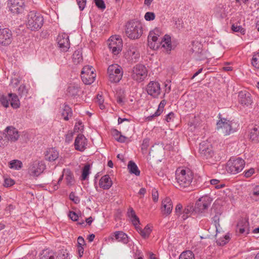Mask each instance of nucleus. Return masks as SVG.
Returning a JSON list of instances; mask_svg holds the SVG:
<instances>
[{"label": "nucleus", "instance_id": "5701e85b", "mask_svg": "<svg viewBox=\"0 0 259 259\" xmlns=\"http://www.w3.org/2000/svg\"><path fill=\"white\" fill-rule=\"evenodd\" d=\"M112 185V182L109 175H105L101 177L99 181V186L104 189H109Z\"/></svg>", "mask_w": 259, "mask_h": 259}, {"label": "nucleus", "instance_id": "412c9836", "mask_svg": "<svg viewBox=\"0 0 259 259\" xmlns=\"http://www.w3.org/2000/svg\"><path fill=\"white\" fill-rule=\"evenodd\" d=\"M172 203L170 198L166 197L162 200L161 207L162 214L166 215L170 214L172 210Z\"/></svg>", "mask_w": 259, "mask_h": 259}, {"label": "nucleus", "instance_id": "9d476101", "mask_svg": "<svg viewBox=\"0 0 259 259\" xmlns=\"http://www.w3.org/2000/svg\"><path fill=\"white\" fill-rule=\"evenodd\" d=\"M92 66L87 65L82 68V81L85 84H91L95 80L96 74Z\"/></svg>", "mask_w": 259, "mask_h": 259}, {"label": "nucleus", "instance_id": "aec40b11", "mask_svg": "<svg viewBox=\"0 0 259 259\" xmlns=\"http://www.w3.org/2000/svg\"><path fill=\"white\" fill-rule=\"evenodd\" d=\"M7 132L6 137L9 141L11 142H16L19 138L20 135L18 131L13 126H10L7 127L5 130Z\"/></svg>", "mask_w": 259, "mask_h": 259}, {"label": "nucleus", "instance_id": "c756f323", "mask_svg": "<svg viewBox=\"0 0 259 259\" xmlns=\"http://www.w3.org/2000/svg\"><path fill=\"white\" fill-rule=\"evenodd\" d=\"M61 115L64 120H68L72 115L71 108L67 105H63L61 108Z\"/></svg>", "mask_w": 259, "mask_h": 259}, {"label": "nucleus", "instance_id": "423d86ee", "mask_svg": "<svg viewBox=\"0 0 259 259\" xmlns=\"http://www.w3.org/2000/svg\"><path fill=\"white\" fill-rule=\"evenodd\" d=\"M148 74V70L145 65L138 64L132 69L131 77L135 81L141 82L145 80Z\"/></svg>", "mask_w": 259, "mask_h": 259}, {"label": "nucleus", "instance_id": "680f3d73", "mask_svg": "<svg viewBox=\"0 0 259 259\" xmlns=\"http://www.w3.org/2000/svg\"><path fill=\"white\" fill-rule=\"evenodd\" d=\"M69 198L70 200L76 204L78 203L80 201L79 198L78 196H76L73 192L70 194Z\"/></svg>", "mask_w": 259, "mask_h": 259}, {"label": "nucleus", "instance_id": "de8ad7c7", "mask_svg": "<svg viewBox=\"0 0 259 259\" xmlns=\"http://www.w3.org/2000/svg\"><path fill=\"white\" fill-rule=\"evenodd\" d=\"M0 103L5 108L9 107L10 98L9 97V94L8 96L2 95L0 96Z\"/></svg>", "mask_w": 259, "mask_h": 259}, {"label": "nucleus", "instance_id": "49530a36", "mask_svg": "<svg viewBox=\"0 0 259 259\" xmlns=\"http://www.w3.org/2000/svg\"><path fill=\"white\" fill-rule=\"evenodd\" d=\"M230 239L229 234L225 235L223 238L221 237L217 240V243L220 246H223L228 243Z\"/></svg>", "mask_w": 259, "mask_h": 259}, {"label": "nucleus", "instance_id": "393cba45", "mask_svg": "<svg viewBox=\"0 0 259 259\" xmlns=\"http://www.w3.org/2000/svg\"><path fill=\"white\" fill-rule=\"evenodd\" d=\"M237 229L241 234H248L249 232V223L246 220H241L237 224Z\"/></svg>", "mask_w": 259, "mask_h": 259}, {"label": "nucleus", "instance_id": "bf43d9fd", "mask_svg": "<svg viewBox=\"0 0 259 259\" xmlns=\"http://www.w3.org/2000/svg\"><path fill=\"white\" fill-rule=\"evenodd\" d=\"M15 184L14 181L10 178L5 179L4 185L5 187H9L13 186Z\"/></svg>", "mask_w": 259, "mask_h": 259}, {"label": "nucleus", "instance_id": "a19ab883", "mask_svg": "<svg viewBox=\"0 0 259 259\" xmlns=\"http://www.w3.org/2000/svg\"><path fill=\"white\" fill-rule=\"evenodd\" d=\"M251 63L254 68L259 69V51L253 53Z\"/></svg>", "mask_w": 259, "mask_h": 259}, {"label": "nucleus", "instance_id": "37998d69", "mask_svg": "<svg viewBox=\"0 0 259 259\" xmlns=\"http://www.w3.org/2000/svg\"><path fill=\"white\" fill-rule=\"evenodd\" d=\"M22 166V163L19 160H13L9 162V167L12 169L18 170Z\"/></svg>", "mask_w": 259, "mask_h": 259}, {"label": "nucleus", "instance_id": "7ed1b4c3", "mask_svg": "<svg viewBox=\"0 0 259 259\" xmlns=\"http://www.w3.org/2000/svg\"><path fill=\"white\" fill-rule=\"evenodd\" d=\"M143 31L142 25L138 21H130L125 25V32L126 35L130 39H138L142 36Z\"/></svg>", "mask_w": 259, "mask_h": 259}, {"label": "nucleus", "instance_id": "39448f33", "mask_svg": "<svg viewBox=\"0 0 259 259\" xmlns=\"http://www.w3.org/2000/svg\"><path fill=\"white\" fill-rule=\"evenodd\" d=\"M245 164V161L240 157L231 158L228 161L226 169L230 174H236L243 169Z\"/></svg>", "mask_w": 259, "mask_h": 259}, {"label": "nucleus", "instance_id": "c9c22d12", "mask_svg": "<svg viewBox=\"0 0 259 259\" xmlns=\"http://www.w3.org/2000/svg\"><path fill=\"white\" fill-rule=\"evenodd\" d=\"M113 136L115 138V140L120 143H124L127 137L121 135V132L116 129H113L111 131Z\"/></svg>", "mask_w": 259, "mask_h": 259}, {"label": "nucleus", "instance_id": "13d9d810", "mask_svg": "<svg viewBox=\"0 0 259 259\" xmlns=\"http://www.w3.org/2000/svg\"><path fill=\"white\" fill-rule=\"evenodd\" d=\"M81 142V137L80 134H78L74 142V147L76 150L81 151V148L80 147V142Z\"/></svg>", "mask_w": 259, "mask_h": 259}, {"label": "nucleus", "instance_id": "09e8293b", "mask_svg": "<svg viewBox=\"0 0 259 259\" xmlns=\"http://www.w3.org/2000/svg\"><path fill=\"white\" fill-rule=\"evenodd\" d=\"M28 89L24 84H21L18 89V94L21 97L27 96Z\"/></svg>", "mask_w": 259, "mask_h": 259}, {"label": "nucleus", "instance_id": "cd10ccee", "mask_svg": "<svg viewBox=\"0 0 259 259\" xmlns=\"http://www.w3.org/2000/svg\"><path fill=\"white\" fill-rule=\"evenodd\" d=\"M9 97L11 107L14 109L19 108L20 106V102L18 96L15 94L9 93Z\"/></svg>", "mask_w": 259, "mask_h": 259}, {"label": "nucleus", "instance_id": "c03bdc74", "mask_svg": "<svg viewBox=\"0 0 259 259\" xmlns=\"http://www.w3.org/2000/svg\"><path fill=\"white\" fill-rule=\"evenodd\" d=\"M72 61L74 64L77 65L80 64L81 61V51L76 50L72 55Z\"/></svg>", "mask_w": 259, "mask_h": 259}, {"label": "nucleus", "instance_id": "3c124183", "mask_svg": "<svg viewBox=\"0 0 259 259\" xmlns=\"http://www.w3.org/2000/svg\"><path fill=\"white\" fill-rule=\"evenodd\" d=\"M166 103V101L165 100H163L160 102L158 108L156 111V115H160L161 114Z\"/></svg>", "mask_w": 259, "mask_h": 259}, {"label": "nucleus", "instance_id": "ea45409f", "mask_svg": "<svg viewBox=\"0 0 259 259\" xmlns=\"http://www.w3.org/2000/svg\"><path fill=\"white\" fill-rule=\"evenodd\" d=\"M251 200L254 201H259V186L254 187L251 192L249 194Z\"/></svg>", "mask_w": 259, "mask_h": 259}, {"label": "nucleus", "instance_id": "a18cd8bd", "mask_svg": "<svg viewBox=\"0 0 259 259\" xmlns=\"http://www.w3.org/2000/svg\"><path fill=\"white\" fill-rule=\"evenodd\" d=\"M124 121H127V123L126 124H124L121 125L120 127V129H122L124 131L126 132L128 131V128L131 126V124L129 123V119L127 118H122L121 117H118V124H121Z\"/></svg>", "mask_w": 259, "mask_h": 259}, {"label": "nucleus", "instance_id": "338daca9", "mask_svg": "<svg viewBox=\"0 0 259 259\" xmlns=\"http://www.w3.org/2000/svg\"><path fill=\"white\" fill-rule=\"evenodd\" d=\"M174 118L175 114L172 112H171L166 115L165 116V120L167 122H169L173 121Z\"/></svg>", "mask_w": 259, "mask_h": 259}, {"label": "nucleus", "instance_id": "774afa93", "mask_svg": "<svg viewBox=\"0 0 259 259\" xmlns=\"http://www.w3.org/2000/svg\"><path fill=\"white\" fill-rule=\"evenodd\" d=\"M152 197L154 202H157L158 200V193L156 189L152 190Z\"/></svg>", "mask_w": 259, "mask_h": 259}, {"label": "nucleus", "instance_id": "dca6fc26", "mask_svg": "<svg viewBox=\"0 0 259 259\" xmlns=\"http://www.w3.org/2000/svg\"><path fill=\"white\" fill-rule=\"evenodd\" d=\"M56 42L59 48L62 52H67L70 48L69 36L66 33H59L56 38Z\"/></svg>", "mask_w": 259, "mask_h": 259}, {"label": "nucleus", "instance_id": "4d7b16f0", "mask_svg": "<svg viewBox=\"0 0 259 259\" xmlns=\"http://www.w3.org/2000/svg\"><path fill=\"white\" fill-rule=\"evenodd\" d=\"M182 205L181 203H178L175 208V213L178 217H181L182 215Z\"/></svg>", "mask_w": 259, "mask_h": 259}, {"label": "nucleus", "instance_id": "f03ea898", "mask_svg": "<svg viewBox=\"0 0 259 259\" xmlns=\"http://www.w3.org/2000/svg\"><path fill=\"white\" fill-rule=\"evenodd\" d=\"M238 127L239 124L237 122L225 118H221L217 123V130L225 136L236 132Z\"/></svg>", "mask_w": 259, "mask_h": 259}, {"label": "nucleus", "instance_id": "bb28decb", "mask_svg": "<svg viewBox=\"0 0 259 259\" xmlns=\"http://www.w3.org/2000/svg\"><path fill=\"white\" fill-rule=\"evenodd\" d=\"M114 237L117 241L121 242L123 244H127L129 241L128 236L122 231L115 232Z\"/></svg>", "mask_w": 259, "mask_h": 259}, {"label": "nucleus", "instance_id": "0eeeda50", "mask_svg": "<svg viewBox=\"0 0 259 259\" xmlns=\"http://www.w3.org/2000/svg\"><path fill=\"white\" fill-rule=\"evenodd\" d=\"M124 57L129 63L137 62L140 57V53L137 45H130L125 49Z\"/></svg>", "mask_w": 259, "mask_h": 259}, {"label": "nucleus", "instance_id": "8fccbe9b", "mask_svg": "<svg viewBox=\"0 0 259 259\" xmlns=\"http://www.w3.org/2000/svg\"><path fill=\"white\" fill-rule=\"evenodd\" d=\"M231 29L234 32H240L242 34H245V29L240 25H237L233 24L231 26Z\"/></svg>", "mask_w": 259, "mask_h": 259}, {"label": "nucleus", "instance_id": "b1692460", "mask_svg": "<svg viewBox=\"0 0 259 259\" xmlns=\"http://www.w3.org/2000/svg\"><path fill=\"white\" fill-rule=\"evenodd\" d=\"M127 215L130 218L132 224L135 227V228L136 227H138L140 224V220L132 207H130L128 209Z\"/></svg>", "mask_w": 259, "mask_h": 259}, {"label": "nucleus", "instance_id": "79ce46f5", "mask_svg": "<svg viewBox=\"0 0 259 259\" xmlns=\"http://www.w3.org/2000/svg\"><path fill=\"white\" fill-rule=\"evenodd\" d=\"M179 259H195V255L191 250H187L181 253Z\"/></svg>", "mask_w": 259, "mask_h": 259}, {"label": "nucleus", "instance_id": "f704fd0d", "mask_svg": "<svg viewBox=\"0 0 259 259\" xmlns=\"http://www.w3.org/2000/svg\"><path fill=\"white\" fill-rule=\"evenodd\" d=\"M64 176L65 177V179L68 185H71L73 183L74 179L72 174L70 171L67 170L66 171H65L63 174L60 177L59 179L58 180V183H59L62 180L63 177Z\"/></svg>", "mask_w": 259, "mask_h": 259}, {"label": "nucleus", "instance_id": "69168bd1", "mask_svg": "<svg viewBox=\"0 0 259 259\" xmlns=\"http://www.w3.org/2000/svg\"><path fill=\"white\" fill-rule=\"evenodd\" d=\"M73 133L72 131H69L65 136V141L69 143L72 140Z\"/></svg>", "mask_w": 259, "mask_h": 259}, {"label": "nucleus", "instance_id": "a878e982", "mask_svg": "<svg viewBox=\"0 0 259 259\" xmlns=\"http://www.w3.org/2000/svg\"><path fill=\"white\" fill-rule=\"evenodd\" d=\"M159 45L164 48L167 51H170L171 50V37L169 35L165 34L162 39L159 41Z\"/></svg>", "mask_w": 259, "mask_h": 259}, {"label": "nucleus", "instance_id": "5fc2aeb1", "mask_svg": "<svg viewBox=\"0 0 259 259\" xmlns=\"http://www.w3.org/2000/svg\"><path fill=\"white\" fill-rule=\"evenodd\" d=\"M96 6L100 10H104L106 8V5L103 0H95Z\"/></svg>", "mask_w": 259, "mask_h": 259}, {"label": "nucleus", "instance_id": "6e6552de", "mask_svg": "<svg viewBox=\"0 0 259 259\" xmlns=\"http://www.w3.org/2000/svg\"><path fill=\"white\" fill-rule=\"evenodd\" d=\"M109 79L111 82H118L123 76V70L122 67L118 64H112L110 65L107 69Z\"/></svg>", "mask_w": 259, "mask_h": 259}, {"label": "nucleus", "instance_id": "4468645a", "mask_svg": "<svg viewBox=\"0 0 259 259\" xmlns=\"http://www.w3.org/2000/svg\"><path fill=\"white\" fill-rule=\"evenodd\" d=\"M161 32L160 29L155 28L150 31L148 36V46L151 49H156L159 46L158 37L161 35Z\"/></svg>", "mask_w": 259, "mask_h": 259}, {"label": "nucleus", "instance_id": "052dcab7", "mask_svg": "<svg viewBox=\"0 0 259 259\" xmlns=\"http://www.w3.org/2000/svg\"><path fill=\"white\" fill-rule=\"evenodd\" d=\"M150 140L148 138L144 139L141 146V149L142 150H146L149 146Z\"/></svg>", "mask_w": 259, "mask_h": 259}, {"label": "nucleus", "instance_id": "20e7f679", "mask_svg": "<svg viewBox=\"0 0 259 259\" xmlns=\"http://www.w3.org/2000/svg\"><path fill=\"white\" fill-rule=\"evenodd\" d=\"M44 18L39 13L31 11L27 15L26 25L28 29L32 31L39 30L43 25Z\"/></svg>", "mask_w": 259, "mask_h": 259}, {"label": "nucleus", "instance_id": "864d4df0", "mask_svg": "<svg viewBox=\"0 0 259 259\" xmlns=\"http://www.w3.org/2000/svg\"><path fill=\"white\" fill-rule=\"evenodd\" d=\"M212 221L215 226L216 232L218 233L219 228H220V225L219 224L220 221V218L219 217L218 215H215L212 218Z\"/></svg>", "mask_w": 259, "mask_h": 259}, {"label": "nucleus", "instance_id": "c85d7f7f", "mask_svg": "<svg viewBox=\"0 0 259 259\" xmlns=\"http://www.w3.org/2000/svg\"><path fill=\"white\" fill-rule=\"evenodd\" d=\"M201 45L200 44H198V50H197L196 47H195V45H193V48H192L193 53L194 54V56L196 57V59L199 60H203L205 57L203 54V52L202 50Z\"/></svg>", "mask_w": 259, "mask_h": 259}, {"label": "nucleus", "instance_id": "473e14b6", "mask_svg": "<svg viewBox=\"0 0 259 259\" xmlns=\"http://www.w3.org/2000/svg\"><path fill=\"white\" fill-rule=\"evenodd\" d=\"M56 258L55 252L49 249L42 250L39 257V259H56Z\"/></svg>", "mask_w": 259, "mask_h": 259}, {"label": "nucleus", "instance_id": "2eb2a0df", "mask_svg": "<svg viewBox=\"0 0 259 259\" xmlns=\"http://www.w3.org/2000/svg\"><path fill=\"white\" fill-rule=\"evenodd\" d=\"M146 91L148 95L158 98L161 91L160 84L157 81H150L146 87Z\"/></svg>", "mask_w": 259, "mask_h": 259}, {"label": "nucleus", "instance_id": "7c9ffc66", "mask_svg": "<svg viewBox=\"0 0 259 259\" xmlns=\"http://www.w3.org/2000/svg\"><path fill=\"white\" fill-rule=\"evenodd\" d=\"M249 137L252 141L258 142L259 141V126H254L249 131Z\"/></svg>", "mask_w": 259, "mask_h": 259}, {"label": "nucleus", "instance_id": "603ef678", "mask_svg": "<svg viewBox=\"0 0 259 259\" xmlns=\"http://www.w3.org/2000/svg\"><path fill=\"white\" fill-rule=\"evenodd\" d=\"M104 98L102 95L98 94L97 96V102L98 103L100 108L102 110L105 108V105H104Z\"/></svg>", "mask_w": 259, "mask_h": 259}, {"label": "nucleus", "instance_id": "4c0bfd02", "mask_svg": "<svg viewBox=\"0 0 259 259\" xmlns=\"http://www.w3.org/2000/svg\"><path fill=\"white\" fill-rule=\"evenodd\" d=\"M79 88L75 84L70 85L67 90V94L72 97H75L78 95Z\"/></svg>", "mask_w": 259, "mask_h": 259}, {"label": "nucleus", "instance_id": "ddd939ff", "mask_svg": "<svg viewBox=\"0 0 259 259\" xmlns=\"http://www.w3.org/2000/svg\"><path fill=\"white\" fill-rule=\"evenodd\" d=\"M122 40L116 36H111L108 40V48L114 55H118L122 49Z\"/></svg>", "mask_w": 259, "mask_h": 259}, {"label": "nucleus", "instance_id": "1a4fd4ad", "mask_svg": "<svg viewBox=\"0 0 259 259\" xmlns=\"http://www.w3.org/2000/svg\"><path fill=\"white\" fill-rule=\"evenodd\" d=\"M8 11L13 14L22 13L25 8L24 0H8L7 2Z\"/></svg>", "mask_w": 259, "mask_h": 259}, {"label": "nucleus", "instance_id": "72a5a7b5", "mask_svg": "<svg viewBox=\"0 0 259 259\" xmlns=\"http://www.w3.org/2000/svg\"><path fill=\"white\" fill-rule=\"evenodd\" d=\"M127 168L129 170V172L132 174H134L137 176H139L140 175V171L137 164L132 160L128 162Z\"/></svg>", "mask_w": 259, "mask_h": 259}, {"label": "nucleus", "instance_id": "f257e3e1", "mask_svg": "<svg viewBox=\"0 0 259 259\" xmlns=\"http://www.w3.org/2000/svg\"><path fill=\"white\" fill-rule=\"evenodd\" d=\"M193 178V172L190 169L178 168L175 172V187L179 190L186 191L191 188Z\"/></svg>", "mask_w": 259, "mask_h": 259}, {"label": "nucleus", "instance_id": "6ab92c4d", "mask_svg": "<svg viewBox=\"0 0 259 259\" xmlns=\"http://www.w3.org/2000/svg\"><path fill=\"white\" fill-rule=\"evenodd\" d=\"M238 101L243 106H248L252 103L251 94L246 91H242L238 94Z\"/></svg>", "mask_w": 259, "mask_h": 259}, {"label": "nucleus", "instance_id": "9b49d317", "mask_svg": "<svg viewBox=\"0 0 259 259\" xmlns=\"http://www.w3.org/2000/svg\"><path fill=\"white\" fill-rule=\"evenodd\" d=\"M46 165L42 160H35L31 163L28 169V172L31 176L38 177L46 169Z\"/></svg>", "mask_w": 259, "mask_h": 259}, {"label": "nucleus", "instance_id": "4be33fe9", "mask_svg": "<svg viewBox=\"0 0 259 259\" xmlns=\"http://www.w3.org/2000/svg\"><path fill=\"white\" fill-rule=\"evenodd\" d=\"M45 159L49 162L57 160L59 156V151L55 148L48 149L44 153Z\"/></svg>", "mask_w": 259, "mask_h": 259}, {"label": "nucleus", "instance_id": "2f4dec72", "mask_svg": "<svg viewBox=\"0 0 259 259\" xmlns=\"http://www.w3.org/2000/svg\"><path fill=\"white\" fill-rule=\"evenodd\" d=\"M136 229L144 238L149 237L152 231L149 225L146 226L143 229L139 226L136 227Z\"/></svg>", "mask_w": 259, "mask_h": 259}, {"label": "nucleus", "instance_id": "0e129e2a", "mask_svg": "<svg viewBox=\"0 0 259 259\" xmlns=\"http://www.w3.org/2000/svg\"><path fill=\"white\" fill-rule=\"evenodd\" d=\"M254 173V169L253 168H250V169L244 171V175L246 178L250 177Z\"/></svg>", "mask_w": 259, "mask_h": 259}, {"label": "nucleus", "instance_id": "6e6d98bb", "mask_svg": "<svg viewBox=\"0 0 259 259\" xmlns=\"http://www.w3.org/2000/svg\"><path fill=\"white\" fill-rule=\"evenodd\" d=\"M144 18L146 21H152L155 19V15L153 12H148L145 14Z\"/></svg>", "mask_w": 259, "mask_h": 259}, {"label": "nucleus", "instance_id": "e2e57ef3", "mask_svg": "<svg viewBox=\"0 0 259 259\" xmlns=\"http://www.w3.org/2000/svg\"><path fill=\"white\" fill-rule=\"evenodd\" d=\"M20 79L18 78H12L11 80L10 85L13 88H16L20 83Z\"/></svg>", "mask_w": 259, "mask_h": 259}, {"label": "nucleus", "instance_id": "e433bc0d", "mask_svg": "<svg viewBox=\"0 0 259 259\" xmlns=\"http://www.w3.org/2000/svg\"><path fill=\"white\" fill-rule=\"evenodd\" d=\"M193 211H194V208L193 206H187L183 210L181 219L183 221L186 220Z\"/></svg>", "mask_w": 259, "mask_h": 259}, {"label": "nucleus", "instance_id": "a211bd4d", "mask_svg": "<svg viewBox=\"0 0 259 259\" xmlns=\"http://www.w3.org/2000/svg\"><path fill=\"white\" fill-rule=\"evenodd\" d=\"M12 40L11 31L7 28L0 29V44L7 46L11 44Z\"/></svg>", "mask_w": 259, "mask_h": 259}, {"label": "nucleus", "instance_id": "f8f14e48", "mask_svg": "<svg viewBox=\"0 0 259 259\" xmlns=\"http://www.w3.org/2000/svg\"><path fill=\"white\" fill-rule=\"evenodd\" d=\"M211 201L212 199L207 195L200 197L196 202L194 211L198 213L205 212L210 206Z\"/></svg>", "mask_w": 259, "mask_h": 259}, {"label": "nucleus", "instance_id": "f3484780", "mask_svg": "<svg viewBox=\"0 0 259 259\" xmlns=\"http://www.w3.org/2000/svg\"><path fill=\"white\" fill-rule=\"evenodd\" d=\"M199 151L201 156L204 159H209L214 154L211 145L205 142L199 144Z\"/></svg>", "mask_w": 259, "mask_h": 259}, {"label": "nucleus", "instance_id": "58836bf2", "mask_svg": "<svg viewBox=\"0 0 259 259\" xmlns=\"http://www.w3.org/2000/svg\"><path fill=\"white\" fill-rule=\"evenodd\" d=\"M91 165L89 163L85 164L82 169V181L85 180L88 178L91 173Z\"/></svg>", "mask_w": 259, "mask_h": 259}]
</instances>
